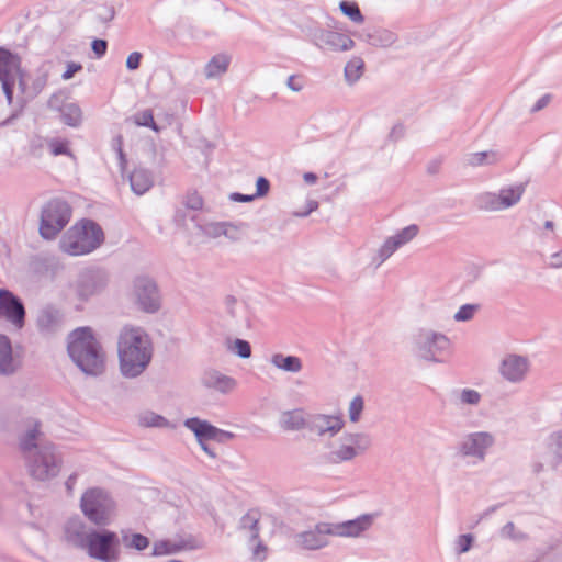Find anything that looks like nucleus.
I'll return each mask as SVG.
<instances>
[{
    "label": "nucleus",
    "mask_w": 562,
    "mask_h": 562,
    "mask_svg": "<svg viewBox=\"0 0 562 562\" xmlns=\"http://www.w3.org/2000/svg\"><path fill=\"white\" fill-rule=\"evenodd\" d=\"M310 41L319 49L330 52H347L355 46V42L348 35L321 27L311 29Z\"/></svg>",
    "instance_id": "nucleus-14"
},
{
    "label": "nucleus",
    "mask_w": 562,
    "mask_h": 562,
    "mask_svg": "<svg viewBox=\"0 0 562 562\" xmlns=\"http://www.w3.org/2000/svg\"><path fill=\"white\" fill-rule=\"evenodd\" d=\"M130 184L135 194L142 195L153 187V173L148 169L142 167L135 168L130 175Z\"/></svg>",
    "instance_id": "nucleus-27"
},
{
    "label": "nucleus",
    "mask_w": 562,
    "mask_h": 562,
    "mask_svg": "<svg viewBox=\"0 0 562 562\" xmlns=\"http://www.w3.org/2000/svg\"><path fill=\"white\" fill-rule=\"evenodd\" d=\"M184 205L186 209H189L191 211H198L202 209L203 200L196 192H193L188 194Z\"/></svg>",
    "instance_id": "nucleus-53"
},
{
    "label": "nucleus",
    "mask_w": 562,
    "mask_h": 562,
    "mask_svg": "<svg viewBox=\"0 0 562 562\" xmlns=\"http://www.w3.org/2000/svg\"><path fill=\"white\" fill-rule=\"evenodd\" d=\"M21 366L20 360L13 356L11 340L5 335H0V375L14 374Z\"/></svg>",
    "instance_id": "nucleus-23"
},
{
    "label": "nucleus",
    "mask_w": 562,
    "mask_h": 562,
    "mask_svg": "<svg viewBox=\"0 0 562 562\" xmlns=\"http://www.w3.org/2000/svg\"><path fill=\"white\" fill-rule=\"evenodd\" d=\"M371 438L363 432H346L339 439L337 445L326 454L328 463L339 464L353 460L371 447Z\"/></svg>",
    "instance_id": "nucleus-11"
},
{
    "label": "nucleus",
    "mask_w": 562,
    "mask_h": 562,
    "mask_svg": "<svg viewBox=\"0 0 562 562\" xmlns=\"http://www.w3.org/2000/svg\"><path fill=\"white\" fill-rule=\"evenodd\" d=\"M450 347L451 341L445 334L429 328H422L412 337L414 355L429 362H442L449 355Z\"/></svg>",
    "instance_id": "nucleus-8"
},
{
    "label": "nucleus",
    "mask_w": 562,
    "mask_h": 562,
    "mask_svg": "<svg viewBox=\"0 0 562 562\" xmlns=\"http://www.w3.org/2000/svg\"><path fill=\"white\" fill-rule=\"evenodd\" d=\"M48 76H49V72L45 67H40L36 70L35 77L32 81V85H31L30 91H29L30 98H35L43 91V89L47 85Z\"/></svg>",
    "instance_id": "nucleus-40"
},
{
    "label": "nucleus",
    "mask_w": 562,
    "mask_h": 562,
    "mask_svg": "<svg viewBox=\"0 0 562 562\" xmlns=\"http://www.w3.org/2000/svg\"><path fill=\"white\" fill-rule=\"evenodd\" d=\"M223 236H225L232 241H238L241 238L238 226L229 222H225V233L223 234Z\"/></svg>",
    "instance_id": "nucleus-58"
},
{
    "label": "nucleus",
    "mask_w": 562,
    "mask_h": 562,
    "mask_svg": "<svg viewBox=\"0 0 562 562\" xmlns=\"http://www.w3.org/2000/svg\"><path fill=\"white\" fill-rule=\"evenodd\" d=\"M551 99H552V95L550 93H547V94L542 95L535 103V105L530 109V112L531 113H536V112L541 111L542 109H544L550 103Z\"/></svg>",
    "instance_id": "nucleus-63"
},
{
    "label": "nucleus",
    "mask_w": 562,
    "mask_h": 562,
    "mask_svg": "<svg viewBox=\"0 0 562 562\" xmlns=\"http://www.w3.org/2000/svg\"><path fill=\"white\" fill-rule=\"evenodd\" d=\"M59 97L54 94L48 100V106L50 109L59 110L60 120L64 124L78 127L82 122V111L77 103L69 102L59 106Z\"/></svg>",
    "instance_id": "nucleus-21"
},
{
    "label": "nucleus",
    "mask_w": 562,
    "mask_h": 562,
    "mask_svg": "<svg viewBox=\"0 0 562 562\" xmlns=\"http://www.w3.org/2000/svg\"><path fill=\"white\" fill-rule=\"evenodd\" d=\"M529 370V360L519 355H507L499 364L501 375L510 383H520Z\"/></svg>",
    "instance_id": "nucleus-18"
},
{
    "label": "nucleus",
    "mask_w": 562,
    "mask_h": 562,
    "mask_svg": "<svg viewBox=\"0 0 562 562\" xmlns=\"http://www.w3.org/2000/svg\"><path fill=\"white\" fill-rule=\"evenodd\" d=\"M139 425L143 427L169 428L170 422L161 415L147 412L139 416Z\"/></svg>",
    "instance_id": "nucleus-41"
},
{
    "label": "nucleus",
    "mask_w": 562,
    "mask_h": 562,
    "mask_svg": "<svg viewBox=\"0 0 562 562\" xmlns=\"http://www.w3.org/2000/svg\"><path fill=\"white\" fill-rule=\"evenodd\" d=\"M400 248L398 244L391 237H389L381 248L378 251L379 261L376 266L382 265L386 259H389L397 249Z\"/></svg>",
    "instance_id": "nucleus-45"
},
{
    "label": "nucleus",
    "mask_w": 562,
    "mask_h": 562,
    "mask_svg": "<svg viewBox=\"0 0 562 562\" xmlns=\"http://www.w3.org/2000/svg\"><path fill=\"white\" fill-rule=\"evenodd\" d=\"M344 426V422L338 416L333 415H315L306 423V428L318 436L329 434L336 435Z\"/></svg>",
    "instance_id": "nucleus-19"
},
{
    "label": "nucleus",
    "mask_w": 562,
    "mask_h": 562,
    "mask_svg": "<svg viewBox=\"0 0 562 562\" xmlns=\"http://www.w3.org/2000/svg\"><path fill=\"white\" fill-rule=\"evenodd\" d=\"M26 311L23 301L9 289H0V318L14 328L22 329L25 325Z\"/></svg>",
    "instance_id": "nucleus-13"
},
{
    "label": "nucleus",
    "mask_w": 562,
    "mask_h": 562,
    "mask_svg": "<svg viewBox=\"0 0 562 562\" xmlns=\"http://www.w3.org/2000/svg\"><path fill=\"white\" fill-rule=\"evenodd\" d=\"M142 54L138 52H133L127 56L126 59V68L128 70H136L139 68L140 60H142Z\"/></svg>",
    "instance_id": "nucleus-59"
},
{
    "label": "nucleus",
    "mask_w": 562,
    "mask_h": 562,
    "mask_svg": "<svg viewBox=\"0 0 562 562\" xmlns=\"http://www.w3.org/2000/svg\"><path fill=\"white\" fill-rule=\"evenodd\" d=\"M549 267L553 269L562 268V249L550 256Z\"/></svg>",
    "instance_id": "nucleus-64"
},
{
    "label": "nucleus",
    "mask_w": 562,
    "mask_h": 562,
    "mask_svg": "<svg viewBox=\"0 0 562 562\" xmlns=\"http://www.w3.org/2000/svg\"><path fill=\"white\" fill-rule=\"evenodd\" d=\"M252 547V559L256 562H262L266 559L267 547L262 543L261 540H256L255 542H250Z\"/></svg>",
    "instance_id": "nucleus-54"
},
{
    "label": "nucleus",
    "mask_w": 562,
    "mask_h": 562,
    "mask_svg": "<svg viewBox=\"0 0 562 562\" xmlns=\"http://www.w3.org/2000/svg\"><path fill=\"white\" fill-rule=\"evenodd\" d=\"M120 536L105 527L91 530L85 552L101 562H117L121 557Z\"/></svg>",
    "instance_id": "nucleus-9"
},
{
    "label": "nucleus",
    "mask_w": 562,
    "mask_h": 562,
    "mask_svg": "<svg viewBox=\"0 0 562 562\" xmlns=\"http://www.w3.org/2000/svg\"><path fill=\"white\" fill-rule=\"evenodd\" d=\"M359 38L366 41L372 46L389 47L396 42L397 35L390 30L379 27L360 33Z\"/></svg>",
    "instance_id": "nucleus-25"
},
{
    "label": "nucleus",
    "mask_w": 562,
    "mask_h": 562,
    "mask_svg": "<svg viewBox=\"0 0 562 562\" xmlns=\"http://www.w3.org/2000/svg\"><path fill=\"white\" fill-rule=\"evenodd\" d=\"M235 438V434L231 432V431H226V430H222V429H218L216 427L215 429V438L214 440L220 442V443H225L232 439Z\"/></svg>",
    "instance_id": "nucleus-62"
},
{
    "label": "nucleus",
    "mask_w": 562,
    "mask_h": 562,
    "mask_svg": "<svg viewBox=\"0 0 562 562\" xmlns=\"http://www.w3.org/2000/svg\"><path fill=\"white\" fill-rule=\"evenodd\" d=\"M224 307L226 314L233 319L237 318L239 310L245 308V306L243 304H239L236 297H234L233 295H227L224 299Z\"/></svg>",
    "instance_id": "nucleus-48"
},
{
    "label": "nucleus",
    "mask_w": 562,
    "mask_h": 562,
    "mask_svg": "<svg viewBox=\"0 0 562 562\" xmlns=\"http://www.w3.org/2000/svg\"><path fill=\"white\" fill-rule=\"evenodd\" d=\"M122 145L123 137L121 135H117L112 139V148L117 154L121 167H124V165L126 164V156L123 151Z\"/></svg>",
    "instance_id": "nucleus-55"
},
{
    "label": "nucleus",
    "mask_w": 562,
    "mask_h": 562,
    "mask_svg": "<svg viewBox=\"0 0 562 562\" xmlns=\"http://www.w3.org/2000/svg\"><path fill=\"white\" fill-rule=\"evenodd\" d=\"M229 58L225 55H216L205 65L206 78H215L227 70Z\"/></svg>",
    "instance_id": "nucleus-35"
},
{
    "label": "nucleus",
    "mask_w": 562,
    "mask_h": 562,
    "mask_svg": "<svg viewBox=\"0 0 562 562\" xmlns=\"http://www.w3.org/2000/svg\"><path fill=\"white\" fill-rule=\"evenodd\" d=\"M120 535V540L126 549L143 551L149 547V539L142 533L132 532L130 529H122Z\"/></svg>",
    "instance_id": "nucleus-33"
},
{
    "label": "nucleus",
    "mask_w": 562,
    "mask_h": 562,
    "mask_svg": "<svg viewBox=\"0 0 562 562\" xmlns=\"http://www.w3.org/2000/svg\"><path fill=\"white\" fill-rule=\"evenodd\" d=\"M495 439L487 431L471 432L463 437L459 445V452L463 457L475 458L484 461L487 450L494 445Z\"/></svg>",
    "instance_id": "nucleus-17"
},
{
    "label": "nucleus",
    "mask_w": 562,
    "mask_h": 562,
    "mask_svg": "<svg viewBox=\"0 0 562 562\" xmlns=\"http://www.w3.org/2000/svg\"><path fill=\"white\" fill-rule=\"evenodd\" d=\"M196 548H198L196 541L191 536H189L187 538H179V539L159 540L154 543L151 555L159 557V555L172 554V553H177L182 550H193Z\"/></svg>",
    "instance_id": "nucleus-20"
},
{
    "label": "nucleus",
    "mask_w": 562,
    "mask_h": 562,
    "mask_svg": "<svg viewBox=\"0 0 562 562\" xmlns=\"http://www.w3.org/2000/svg\"><path fill=\"white\" fill-rule=\"evenodd\" d=\"M201 382L205 387L214 389L221 393H228L236 386L235 379L214 369L205 370Z\"/></svg>",
    "instance_id": "nucleus-24"
},
{
    "label": "nucleus",
    "mask_w": 562,
    "mask_h": 562,
    "mask_svg": "<svg viewBox=\"0 0 562 562\" xmlns=\"http://www.w3.org/2000/svg\"><path fill=\"white\" fill-rule=\"evenodd\" d=\"M270 362L277 369L290 373H297L303 368L302 360L299 357L291 355L285 356L280 352L272 355Z\"/></svg>",
    "instance_id": "nucleus-30"
},
{
    "label": "nucleus",
    "mask_w": 562,
    "mask_h": 562,
    "mask_svg": "<svg viewBox=\"0 0 562 562\" xmlns=\"http://www.w3.org/2000/svg\"><path fill=\"white\" fill-rule=\"evenodd\" d=\"M419 228L417 225L412 224L400 231L397 234L392 236V238L398 244L400 247L409 243L413 238L417 236Z\"/></svg>",
    "instance_id": "nucleus-44"
},
{
    "label": "nucleus",
    "mask_w": 562,
    "mask_h": 562,
    "mask_svg": "<svg viewBox=\"0 0 562 562\" xmlns=\"http://www.w3.org/2000/svg\"><path fill=\"white\" fill-rule=\"evenodd\" d=\"M104 234L92 220H82L71 226L60 239V249L70 256L90 254L102 245Z\"/></svg>",
    "instance_id": "nucleus-5"
},
{
    "label": "nucleus",
    "mask_w": 562,
    "mask_h": 562,
    "mask_svg": "<svg viewBox=\"0 0 562 562\" xmlns=\"http://www.w3.org/2000/svg\"><path fill=\"white\" fill-rule=\"evenodd\" d=\"M474 542V537L471 533H464L457 538L456 552L458 554L467 553L471 550Z\"/></svg>",
    "instance_id": "nucleus-49"
},
{
    "label": "nucleus",
    "mask_w": 562,
    "mask_h": 562,
    "mask_svg": "<svg viewBox=\"0 0 562 562\" xmlns=\"http://www.w3.org/2000/svg\"><path fill=\"white\" fill-rule=\"evenodd\" d=\"M340 11L356 23H362L364 18L356 2L344 0L339 3Z\"/></svg>",
    "instance_id": "nucleus-42"
},
{
    "label": "nucleus",
    "mask_w": 562,
    "mask_h": 562,
    "mask_svg": "<svg viewBox=\"0 0 562 562\" xmlns=\"http://www.w3.org/2000/svg\"><path fill=\"white\" fill-rule=\"evenodd\" d=\"M64 317L59 310L54 306H45L37 316V327L42 334L50 335L63 326Z\"/></svg>",
    "instance_id": "nucleus-22"
},
{
    "label": "nucleus",
    "mask_w": 562,
    "mask_h": 562,
    "mask_svg": "<svg viewBox=\"0 0 562 562\" xmlns=\"http://www.w3.org/2000/svg\"><path fill=\"white\" fill-rule=\"evenodd\" d=\"M80 70H82L81 64L70 61L67 64V68L65 70V72L61 75V78L64 80H69L75 76L76 72H79Z\"/></svg>",
    "instance_id": "nucleus-60"
},
{
    "label": "nucleus",
    "mask_w": 562,
    "mask_h": 562,
    "mask_svg": "<svg viewBox=\"0 0 562 562\" xmlns=\"http://www.w3.org/2000/svg\"><path fill=\"white\" fill-rule=\"evenodd\" d=\"M363 407H364V402H363L362 396H360V395L355 396L352 398V401L350 402L349 409H348L350 422L357 423L360 419Z\"/></svg>",
    "instance_id": "nucleus-46"
},
{
    "label": "nucleus",
    "mask_w": 562,
    "mask_h": 562,
    "mask_svg": "<svg viewBox=\"0 0 562 562\" xmlns=\"http://www.w3.org/2000/svg\"><path fill=\"white\" fill-rule=\"evenodd\" d=\"M134 122L138 126L151 128L154 132H159L160 128L154 120L153 111L147 109L134 115Z\"/></svg>",
    "instance_id": "nucleus-43"
},
{
    "label": "nucleus",
    "mask_w": 562,
    "mask_h": 562,
    "mask_svg": "<svg viewBox=\"0 0 562 562\" xmlns=\"http://www.w3.org/2000/svg\"><path fill=\"white\" fill-rule=\"evenodd\" d=\"M19 80V88L29 95L30 87H26L23 71L21 69V58L10 50L0 47V83L9 104L13 101V90Z\"/></svg>",
    "instance_id": "nucleus-10"
},
{
    "label": "nucleus",
    "mask_w": 562,
    "mask_h": 562,
    "mask_svg": "<svg viewBox=\"0 0 562 562\" xmlns=\"http://www.w3.org/2000/svg\"><path fill=\"white\" fill-rule=\"evenodd\" d=\"M184 426L194 434L199 443L206 440H214L215 438L216 427L207 420L192 417L184 420Z\"/></svg>",
    "instance_id": "nucleus-26"
},
{
    "label": "nucleus",
    "mask_w": 562,
    "mask_h": 562,
    "mask_svg": "<svg viewBox=\"0 0 562 562\" xmlns=\"http://www.w3.org/2000/svg\"><path fill=\"white\" fill-rule=\"evenodd\" d=\"M93 527L88 526L79 516L70 517L63 526V541L66 546L85 551Z\"/></svg>",
    "instance_id": "nucleus-16"
},
{
    "label": "nucleus",
    "mask_w": 562,
    "mask_h": 562,
    "mask_svg": "<svg viewBox=\"0 0 562 562\" xmlns=\"http://www.w3.org/2000/svg\"><path fill=\"white\" fill-rule=\"evenodd\" d=\"M477 207L483 211L497 212L503 211L499 194L494 192H484L476 199Z\"/></svg>",
    "instance_id": "nucleus-38"
},
{
    "label": "nucleus",
    "mask_w": 562,
    "mask_h": 562,
    "mask_svg": "<svg viewBox=\"0 0 562 562\" xmlns=\"http://www.w3.org/2000/svg\"><path fill=\"white\" fill-rule=\"evenodd\" d=\"M67 351L72 362L86 375L98 376L105 370V352L91 327H78L67 338Z\"/></svg>",
    "instance_id": "nucleus-4"
},
{
    "label": "nucleus",
    "mask_w": 562,
    "mask_h": 562,
    "mask_svg": "<svg viewBox=\"0 0 562 562\" xmlns=\"http://www.w3.org/2000/svg\"><path fill=\"white\" fill-rule=\"evenodd\" d=\"M452 398L456 405L475 406L481 402L482 396L476 390L463 389L460 391H453Z\"/></svg>",
    "instance_id": "nucleus-37"
},
{
    "label": "nucleus",
    "mask_w": 562,
    "mask_h": 562,
    "mask_svg": "<svg viewBox=\"0 0 562 562\" xmlns=\"http://www.w3.org/2000/svg\"><path fill=\"white\" fill-rule=\"evenodd\" d=\"M260 513L257 509L248 510L239 520L238 528L248 535L249 542H255L259 538Z\"/></svg>",
    "instance_id": "nucleus-28"
},
{
    "label": "nucleus",
    "mask_w": 562,
    "mask_h": 562,
    "mask_svg": "<svg viewBox=\"0 0 562 562\" xmlns=\"http://www.w3.org/2000/svg\"><path fill=\"white\" fill-rule=\"evenodd\" d=\"M279 423L284 430H301L306 427L307 422L301 409H293L283 412Z\"/></svg>",
    "instance_id": "nucleus-31"
},
{
    "label": "nucleus",
    "mask_w": 562,
    "mask_h": 562,
    "mask_svg": "<svg viewBox=\"0 0 562 562\" xmlns=\"http://www.w3.org/2000/svg\"><path fill=\"white\" fill-rule=\"evenodd\" d=\"M526 191V183H516L513 186L503 187L498 194L503 210L516 205Z\"/></svg>",
    "instance_id": "nucleus-29"
},
{
    "label": "nucleus",
    "mask_w": 562,
    "mask_h": 562,
    "mask_svg": "<svg viewBox=\"0 0 562 562\" xmlns=\"http://www.w3.org/2000/svg\"><path fill=\"white\" fill-rule=\"evenodd\" d=\"M270 190V182L265 177H258L256 181V198L265 196Z\"/></svg>",
    "instance_id": "nucleus-57"
},
{
    "label": "nucleus",
    "mask_w": 562,
    "mask_h": 562,
    "mask_svg": "<svg viewBox=\"0 0 562 562\" xmlns=\"http://www.w3.org/2000/svg\"><path fill=\"white\" fill-rule=\"evenodd\" d=\"M117 356L124 378L139 376L153 358V345L148 334L142 327H123L117 338Z\"/></svg>",
    "instance_id": "nucleus-2"
},
{
    "label": "nucleus",
    "mask_w": 562,
    "mask_h": 562,
    "mask_svg": "<svg viewBox=\"0 0 562 562\" xmlns=\"http://www.w3.org/2000/svg\"><path fill=\"white\" fill-rule=\"evenodd\" d=\"M375 516V514H362L355 519L341 522L319 521L313 527L292 535V542L300 550H322L329 546V537H360L371 528Z\"/></svg>",
    "instance_id": "nucleus-1"
},
{
    "label": "nucleus",
    "mask_w": 562,
    "mask_h": 562,
    "mask_svg": "<svg viewBox=\"0 0 562 562\" xmlns=\"http://www.w3.org/2000/svg\"><path fill=\"white\" fill-rule=\"evenodd\" d=\"M108 274L102 269H85L77 279V294L82 300L101 293L108 285Z\"/></svg>",
    "instance_id": "nucleus-15"
},
{
    "label": "nucleus",
    "mask_w": 562,
    "mask_h": 562,
    "mask_svg": "<svg viewBox=\"0 0 562 562\" xmlns=\"http://www.w3.org/2000/svg\"><path fill=\"white\" fill-rule=\"evenodd\" d=\"M115 16V9L112 5L104 7L103 12L99 13L98 19L102 23H108L112 21Z\"/></svg>",
    "instance_id": "nucleus-61"
},
{
    "label": "nucleus",
    "mask_w": 562,
    "mask_h": 562,
    "mask_svg": "<svg viewBox=\"0 0 562 562\" xmlns=\"http://www.w3.org/2000/svg\"><path fill=\"white\" fill-rule=\"evenodd\" d=\"M80 509L92 525L106 527L113 521L116 503L108 491L90 487L81 495Z\"/></svg>",
    "instance_id": "nucleus-7"
},
{
    "label": "nucleus",
    "mask_w": 562,
    "mask_h": 562,
    "mask_svg": "<svg viewBox=\"0 0 562 562\" xmlns=\"http://www.w3.org/2000/svg\"><path fill=\"white\" fill-rule=\"evenodd\" d=\"M547 450L551 456L552 465L559 467L562 464V428L552 431L546 443Z\"/></svg>",
    "instance_id": "nucleus-32"
},
{
    "label": "nucleus",
    "mask_w": 562,
    "mask_h": 562,
    "mask_svg": "<svg viewBox=\"0 0 562 562\" xmlns=\"http://www.w3.org/2000/svg\"><path fill=\"white\" fill-rule=\"evenodd\" d=\"M72 207L67 200L54 196L45 201L38 215V234L44 240H55L69 224Z\"/></svg>",
    "instance_id": "nucleus-6"
},
{
    "label": "nucleus",
    "mask_w": 562,
    "mask_h": 562,
    "mask_svg": "<svg viewBox=\"0 0 562 562\" xmlns=\"http://www.w3.org/2000/svg\"><path fill=\"white\" fill-rule=\"evenodd\" d=\"M134 303L145 313H156L161 306V296L157 283L147 276H138L133 281Z\"/></svg>",
    "instance_id": "nucleus-12"
},
{
    "label": "nucleus",
    "mask_w": 562,
    "mask_h": 562,
    "mask_svg": "<svg viewBox=\"0 0 562 562\" xmlns=\"http://www.w3.org/2000/svg\"><path fill=\"white\" fill-rule=\"evenodd\" d=\"M229 349L243 359H248L251 356V346L244 339L236 338L234 340V345Z\"/></svg>",
    "instance_id": "nucleus-47"
},
{
    "label": "nucleus",
    "mask_w": 562,
    "mask_h": 562,
    "mask_svg": "<svg viewBox=\"0 0 562 562\" xmlns=\"http://www.w3.org/2000/svg\"><path fill=\"white\" fill-rule=\"evenodd\" d=\"M479 308V305L475 304H464L459 311L454 314V319L457 322H468L473 318L475 311Z\"/></svg>",
    "instance_id": "nucleus-50"
},
{
    "label": "nucleus",
    "mask_w": 562,
    "mask_h": 562,
    "mask_svg": "<svg viewBox=\"0 0 562 562\" xmlns=\"http://www.w3.org/2000/svg\"><path fill=\"white\" fill-rule=\"evenodd\" d=\"M364 61L360 57H352L345 66V79L349 85L357 82L363 74Z\"/></svg>",
    "instance_id": "nucleus-36"
},
{
    "label": "nucleus",
    "mask_w": 562,
    "mask_h": 562,
    "mask_svg": "<svg viewBox=\"0 0 562 562\" xmlns=\"http://www.w3.org/2000/svg\"><path fill=\"white\" fill-rule=\"evenodd\" d=\"M40 426L38 422H34L20 438V448L25 456L30 474L36 480L46 481L59 473L61 458L53 443L40 442Z\"/></svg>",
    "instance_id": "nucleus-3"
},
{
    "label": "nucleus",
    "mask_w": 562,
    "mask_h": 562,
    "mask_svg": "<svg viewBox=\"0 0 562 562\" xmlns=\"http://www.w3.org/2000/svg\"><path fill=\"white\" fill-rule=\"evenodd\" d=\"M203 234L210 238H217L225 233V222H216L206 224L203 228Z\"/></svg>",
    "instance_id": "nucleus-51"
},
{
    "label": "nucleus",
    "mask_w": 562,
    "mask_h": 562,
    "mask_svg": "<svg viewBox=\"0 0 562 562\" xmlns=\"http://www.w3.org/2000/svg\"><path fill=\"white\" fill-rule=\"evenodd\" d=\"M91 49L97 56V58H101L105 55L108 49V42L102 38H95L91 43Z\"/></svg>",
    "instance_id": "nucleus-56"
},
{
    "label": "nucleus",
    "mask_w": 562,
    "mask_h": 562,
    "mask_svg": "<svg viewBox=\"0 0 562 562\" xmlns=\"http://www.w3.org/2000/svg\"><path fill=\"white\" fill-rule=\"evenodd\" d=\"M499 155L495 150L472 153L467 156V164L472 167L495 165Z\"/></svg>",
    "instance_id": "nucleus-34"
},
{
    "label": "nucleus",
    "mask_w": 562,
    "mask_h": 562,
    "mask_svg": "<svg viewBox=\"0 0 562 562\" xmlns=\"http://www.w3.org/2000/svg\"><path fill=\"white\" fill-rule=\"evenodd\" d=\"M499 536L503 539L514 542H525L529 540V535L518 529L513 521H508L501 528Z\"/></svg>",
    "instance_id": "nucleus-39"
},
{
    "label": "nucleus",
    "mask_w": 562,
    "mask_h": 562,
    "mask_svg": "<svg viewBox=\"0 0 562 562\" xmlns=\"http://www.w3.org/2000/svg\"><path fill=\"white\" fill-rule=\"evenodd\" d=\"M49 148H50V153L54 156H59V155L71 156V151L69 150L67 140L53 139L49 143Z\"/></svg>",
    "instance_id": "nucleus-52"
}]
</instances>
